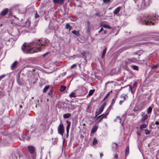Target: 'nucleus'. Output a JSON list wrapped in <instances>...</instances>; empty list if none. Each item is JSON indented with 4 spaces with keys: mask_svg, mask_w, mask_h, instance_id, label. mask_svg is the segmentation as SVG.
Instances as JSON below:
<instances>
[{
    "mask_svg": "<svg viewBox=\"0 0 159 159\" xmlns=\"http://www.w3.org/2000/svg\"><path fill=\"white\" fill-rule=\"evenodd\" d=\"M124 102V100H122L120 101L119 102V104L120 105H121L122 104V103L123 102Z\"/></svg>",
    "mask_w": 159,
    "mask_h": 159,
    "instance_id": "45",
    "label": "nucleus"
},
{
    "mask_svg": "<svg viewBox=\"0 0 159 159\" xmlns=\"http://www.w3.org/2000/svg\"><path fill=\"white\" fill-rule=\"evenodd\" d=\"M5 75H2L0 76V77L1 79H2L5 76Z\"/></svg>",
    "mask_w": 159,
    "mask_h": 159,
    "instance_id": "49",
    "label": "nucleus"
},
{
    "mask_svg": "<svg viewBox=\"0 0 159 159\" xmlns=\"http://www.w3.org/2000/svg\"><path fill=\"white\" fill-rule=\"evenodd\" d=\"M115 99L114 98H113L112 99V102H111V105H113L115 102Z\"/></svg>",
    "mask_w": 159,
    "mask_h": 159,
    "instance_id": "43",
    "label": "nucleus"
},
{
    "mask_svg": "<svg viewBox=\"0 0 159 159\" xmlns=\"http://www.w3.org/2000/svg\"><path fill=\"white\" fill-rule=\"evenodd\" d=\"M20 136H21V139L19 137V139L20 140H25V139L27 140H29L30 139V137L29 135L28 132H26L25 134H23L22 133H21L20 134Z\"/></svg>",
    "mask_w": 159,
    "mask_h": 159,
    "instance_id": "5",
    "label": "nucleus"
},
{
    "mask_svg": "<svg viewBox=\"0 0 159 159\" xmlns=\"http://www.w3.org/2000/svg\"><path fill=\"white\" fill-rule=\"evenodd\" d=\"M69 136V133H67V132L66 134V138H68Z\"/></svg>",
    "mask_w": 159,
    "mask_h": 159,
    "instance_id": "52",
    "label": "nucleus"
},
{
    "mask_svg": "<svg viewBox=\"0 0 159 159\" xmlns=\"http://www.w3.org/2000/svg\"><path fill=\"white\" fill-rule=\"evenodd\" d=\"M148 116L147 115L143 113L142 114V116L141 120L143 122L144 121L148 118Z\"/></svg>",
    "mask_w": 159,
    "mask_h": 159,
    "instance_id": "14",
    "label": "nucleus"
},
{
    "mask_svg": "<svg viewBox=\"0 0 159 159\" xmlns=\"http://www.w3.org/2000/svg\"><path fill=\"white\" fill-rule=\"evenodd\" d=\"M106 103L105 102L99 108V110L98 111V114H100L103 111L104 108L106 105Z\"/></svg>",
    "mask_w": 159,
    "mask_h": 159,
    "instance_id": "10",
    "label": "nucleus"
},
{
    "mask_svg": "<svg viewBox=\"0 0 159 159\" xmlns=\"http://www.w3.org/2000/svg\"><path fill=\"white\" fill-rule=\"evenodd\" d=\"M102 27L104 28H107L108 29H111V26L106 24L103 25L102 26Z\"/></svg>",
    "mask_w": 159,
    "mask_h": 159,
    "instance_id": "29",
    "label": "nucleus"
},
{
    "mask_svg": "<svg viewBox=\"0 0 159 159\" xmlns=\"http://www.w3.org/2000/svg\"><path fill=\"white\" fill-rule=\"evenodd\" d=\"M134 1H135V0H134Z\"/></svg>",
    "mask_w": 159,
    "mask_h": 159,
    "instance_id": "64",
    "label": "nucleus"
},
{
    "mask_svg": "<svg viewBox=\"0 0 159 159\" xmlns=\"http://www.w3.org/2000/svg\"><path fill=\"white\" fill-rule=\"evenodd\" d=\"M53 1L55 3L61 5L63 3L64 0H53Z\"/></svg>",
    "mask_w": 159,
    "mask_h": 159,
    "instance_id": "12",
    "label": "nucleus"
},
{
    "mask_svg": "<svg viewBox=\"0 0 159 159\" xmlns=\"http://www.w3.org/2000/svg\"><path fill=\"white\" fill-rule=\"evenodd\" d=\"M57 131L58 133L63 137L64 133V127L63 125L61 123H60L59 125L57 128Z\"/></svg>",
    "mask_w": 159,
    "mask_h": 159,
    "instance_id": "6",
    "label": "nucleus"
},
{
    "mask_svg": "<svg viewBox=\"0 0 159 159\" xmlns=\"http://www.w3.org/2000/svg\"><path fill=\"white\" fill-rule=\"evenodd\" d=\"M98 128V126L96 125H94L92 129L91 133H95L97 130Z\"/></svg>",
    "mask_w": 159,
    "mask_h": 159,
    "instance_id": "15",
    "label": "nucleus"
},
{
    "mask_svg": "<svg viewBox=\"0 0 159 159\" xmlns=\"http://www.w3.org/2000/svg\"><path fill=\"white\" fill-rule=\"evenodd\" d=\"M66 87L63 85H61L60 87V90L61 92L64 91L66 89Z\"/></svg>",
    "mask_w": 159,
    "mask_h": 159,
    "instance_id": "25",
    "label": "nucleus"
},
{
    "mask_svg": "<svg viewBox=\"0 0 159 159\" xmlns=\"http://www.w3.org/2000/svg\"><path fill=\"white\" fill-rule=\"evenodd\" d=\"M8 11V9L7 8H5L1 12V15L2 16H4L7 13Z\"/></svg>",
    "mask_w": 159,
    "mask_h": 159,
    "instance_id": "13",
    "label": "nucleus"
},
{
    "mask_svg": "<svg viewBox=\"0 0 159 159\" xmlns=\"http://www.w3.org/2000/svg\"><path fill=\"white\" fill-rule=\"evenodd\" d=\"M131 67L134 70H139V67L138 66L135 65H132Z\"/></svg>",
    "mask_w": 159,
    "mask_h": 159,
    "instance_id": "24",
    "label": "nucleus"
},
{
    "mask_svg": "<svg viewBox=\"0 0 159 159\" xmlns=\"http://www.w3.org/2000/svg\"><path fill=\"white\" fill-rule=\"evenodd\" d=\"M48 45L47 39H37L33 41L29 45H23L21 49L25 53H32L40 51L41 49H45V47Z\"/></svg>",
    "mask_w": 159,
    "mask_h": 159,
    "instance_id": "1",
    "label": "nucleus"
},
{
    "mask_svg": "<svg viewBox=\"0 0 159 159\" xmlns=\"http://www.w3.org/2000/svg\"><path fill=\"white\" fill-rule=\"evenodd\" d=\"M145 134L146 135L148 134H149L151 132V131L148 130V129H145Z\"/></svg>",
    "mask_w": 159,
    "mask_h": 159,
    "instance_id": "36",
    "label": "nucleus"
},
{
    "mask_svg": "<svg viewBox=\"0 0 159 159\" xmlns=\"http://www.w3.org/2000/svg\"><path fill=\"white\" fill-rule=\"evenodd\" d=\"M137 61H138L137 59L135 58H131L127 59L125 61V70H127L128 69V68L127 67V65L132 63H135Z\"/></svg>",
    "mask_w": 159,
    "mask_h": 159,
    "instance_id": "3",
    "label": "nucleus"
},
{
    "mask_svg": "<svg viewBox=\"0 0 159 159\" xmlns=\"http://www.w3.org/2000/svg\"><path fill=\"white\" fill-rule=\"evenodd\" d=\"M103 29L102 28H101L100 30L98 31V33H100L103 30Z\"/></svg>",
    "mask_w": 159,
    "mask_h": 159,
    "instance_id": "48",
    "label": "nucleus"
},
{
    "mask_svg": "<svg viewBox=\"0 0 159 159\" xmlns=\"http://www.w3.org/2000/svg\"><path fill=\"white\" fill-rule=\"evenodd\" d=\"M152 110V108L151 107H148V110L147 111L148 113L150 114Z\"/></svg>",
    "mask_w": 159,
    "mask_h": 159,
    "instance_id": "33",
    "label": "nucleus"
},
{
    "mask_svg": "<svg viewBox=\"0 0 159 159\" xmlns=\"http://www.w3.org/2000/svg\"><path fill=\"white\" fill-rule=\"evenodd\" d=\"M97 117V115H95V118H96Z\"/></svg>",
    "mask_w": 159,
    "mask_h": 159,
    "instance_id": "60",
    "label": "nucleus"
},
{
    "mask_svg": "<svg viewBox=\"0 0 159 159\" xmlns=\"http://www.w3.org/2000/svg\"><path fill=\"white\" fill-rule=\"evenodd\" d=\"M85 54L86 52H83L81 53L80 55V56L81 57H83L85 58L86 57L85 56Z\"/></svg>",
    "mask_w": 159,
    "mask_h": 159,
    "instance_id": "30",
    "label": "nucleus"
},
{
    "mask_svg": "<svg viewBox=\"0 0 159 159\" xmlns=\"http://www.w3.org/2000/svg\"><path fill=\"white\" fill-rule=\"evenodd\" d=\"M106 51H107L106 48H105V49H104V50L103 51V52H102V58H103L104 57L105 54L106 52Z\"/></svg>",
    "mask_w": 159,
    "mask_h": 159,
    "instance_id": "28",
    "label": "nucleus"
},
{
    "mask_svg": "<svg viewBox=\"0 0 159 159\" xmlns=\"http://www.w3.org/2000/svg\"><path fill=\"white\" fill-rule=\"evenodd\" d=\"M89 155H90V157H91V156H92V155H91L90 154Z\"/></svg>",
    "mask_w": 159,
    "mask_h": 159,
    "instance_id": "61",
    "label": "nucleus"
},
{
    "mask_svg": "<svg viewBox=\"0 0 159 159\" xmlns=\"http://www.w3.org/2000/svg\"><path fill=\"white\" fill-rule=\"evenodd\" d=\"M114 121L116 122H119L121 123V120L119 116H117L116 119H115Z\"/></svg>",
    "mask_w": 159,
    "mask_h": 159,
    "instance_id": "20",
    "label": "nucleus"
},
{
    "mask_svg": "<svg viewBox=\"0 0 159 159\" xmlns=\"http://www.w3.org/2000/svg\"><path fill=\"white\" fill-rule=\"evenodd\" d=\"M114 158L116 159H117L118 158V155L117 154H116L115 156H114Z\"/></svg>",
    "mask_w": 159,
    "mask_h": 159,
    "instance_id": "47",
    "label": "nucleus"
},
{
    "mask_svg": "<svg viewBox=\"0 0 159 159\" xmlns=\"http://www.w3.org/2000/svg\"><path fill=\"white\" fill-rule=\"evenodd\" d=\"M66 122L67 124V126L66 127H68L70 128V122L68 121H67Z\"/></svg>",
    "mask_w": 159,
    "mask_h": 159,
    "instance_id": "39",
    "label": "nucleus"
},
{
    "mask_svg": "<svg viewBox=\"0 0 159 159\" xmlns=\"http://www.w3.org/2000/svg\"><path fill=\"white\" fill-rule=\"evenodd\" d=\"M78 107V106L76 105H73L71 104V107H68V109H70L71 110H73L76 108Z\"/></svg>",
    "mask_w": 159,
    "mask_h": 159,
    "instance_id": "16",
    "label": "nucleus"
},
{
    "mask_svg": "<svg viewBox=\"0 0 159 159\" xmlns=\"http://www.w3.org/2000/svg\"><path fill=\"white\" fill-rule=\"evenodd\" d=\"M111 147L113 150L114 151L117 150V148H118L117 144L115 143H112Z\"/></svg>",
    "mask_w": 159,
    "mask_h": 159,
    "instance_id": "11",
    "label": "nucleus"
},
{
    "mask_svg": "<svg viewBox=\"0 0 159 159\" xmlns=\"http://www.w3.org/2000/svg\"><path fill=\"white\" fill-rule=\"evenodd\" d=\"M77 66V65L75 64H73V65H72L71 67H70V68L71 69H73V68H74L75 67H76Z\"/></svg>",
    "mask_w": 159,
    "mask_h": 159,
    "instance_id": "42",
    "label": "nucleus"
},
{
    "mask_svg": "<svg viewBox=\"0 0 159 159\" xmlns=\"http://www.w3.org/2000/svg\"><path fill=\"white\" fill-rule=\"evenodd\" d=\"M26 23L27 24L28 23V25H27V26H30V23L29 22V21H26Z\"/></svg>",
    "mask_w": 159,
    "mask_h": 159,
    "instance_id": "54",
    "label": "nucleus"
},
{
    "mask_svg": "<svg viewBox=\"0 0 159 159\" xmlns=\"http://www.w3.org/2000/svg\"><path fill=\"white\" fill-rule=\"evenodd\" d=\"M137 6H138V7H139V5H137Z\"/></svg>",
    "mask_w": 159,
    "mask_h": 159,
    "instance_id": "62",
    "label": "nucleus"
},
{
    "mask_svg": "<svg viewBox=\"0 0 159 159\" xmlns=\"http://www.w3.org/2000/svg\"><path fill=\"white\" fill-rule=\"evenodd\" d=\"M156 18L155 16L154 15H146L141 19V22L143 24L146 25H153L154 24L153 21Z\"/></svg>",
    "mask_w": 159,
    "mask_h": 159,
    "instance_id": "2",
    "label": "nucleus"
},
{
    "mask_svg": "<svg viewBox=\"0 0 159 159\" xmlns=\"http://www.w3.org/2000/svg\"><path fill=\"white\" fill-rule=\"evenodd\" d=\"M109 95V93H108L107 94V95H106V96L103 98V100L104 101L106 99H107Z\"/></svg>",
    "mask_w": 159,
    "mask_h": 159,
    "instance_id": "37",
    "label": "nucleus"
},
{
    "mask_svg": "<svg viewBox=\"0 0 159 159\" xmlns=\"http://www.w3.org/2000/svg\"><path fill=\"white\" fill-rule=\"evenodd\" d=\"M110 1V0H103V2L105 3H108Z\"/></svg>",
    "mask_w": 159,
    "mask_h": 159,
    "instance_id": "41",
    "label": "nucleus"
},
{
    "mask_svg": "<svg viewBox=\"0 0 159 159\" xmlns=\"http://www.w3.org/2000/svg\"><path fill=\"white\" fill-rule=\"evenodd\" d=\"M155 124L156 125H159V122L158 121H155Z\"/></svg>",
    "mask_w": 159,
    "mask_h": 159,
    "instance_id": "50",
    "label": "nucleus"
},
{
    "mask_svg": "<svg viewBox=\"0 0 159 159\" xmlns=\"http://www.w3.org/2000/svg\"><path fill=\"white\" fill-rule=\"evenodd\" d=\"M20 108H22V105H20Z\"/></svg>",
    "mask_w": 159,
    "mask_h": 159,
    "instance_id": "59",
    "label": "nucleus"
},
{
    "mask_svg": "<svg viewBox=\"0 0 159 159\" xmlns=\"http://www.w3.org/2000/svg\"><path fill=\"white\" fill-rule=\"evenodd\" d=\"M71 27L69 23H66V29H69L70 30L71 29Z\"/></svg>",
    "mask_w": 159,
    "mask_h": 159,
    "instance_id": "22",
    "label": "nucleus"
},
{
    "mask_svg": "<svg viewBox=\"0 0 159 159\" xmlns=\"http://www.w3.org/2000/svg\"><path fill=\"white\" fill-rule=\"evenodd\" d=\"M17 63V61H14V63L12 64L11 66V68L12 70H13L16 68Z\"/></svg>",
    "mask_w": 159,
    "mask_h": 159,
    "instance_id": "18",
    "label": "nucleus"
},
{
    "mask_svg": "<svg viewBox=\"0 0 159 159\" xmlns=\"http://www.w3.org/2000/svg\"><path fill=\"white\" fill-rule=\"evenodd\" d=\"M109 112H106V113L104 114H103L99 116L97 119V120H98L99 119L98 121H99L102 120L103 118H107V116L108 115Z\"/></svg>",
    "mask_w": 159,
    "mask_h": 159,
    "instance_id": "8",
    "label": "nucleus"
},
{
    "mask_svg": "<svg viewBox=\"0 0 159 159\" xmlns=\"http://www.w3.org/2000/svg\"><path fill=\"white\" fill-rule=\"evenodd\" d=\"M159 66V65L158 64H155V65H153L152 67V69L156 68H157V67H158Z\"/></svg>",
    "mask_w": 159,
    "mask_h": 159,
    "instance_id": "35",
    "label": "nucleus"
},
{
    "mask_svg": "<svg viewBox=\"0 0 159 159\" xmlns=\"http://www.w3.org/2000/svg\"><path fill=\"white\" fill-rule=\"evenodd\" d=\"M104 33L105 34H106L107 33V31H106L104 30Z\"/></svg>",
    "mask_w": 159,
    "mask_h": 159,
    "instance_id": "56",
    "label": "nucleus"
},
{
    "mask_svg": "<svg viewBox=\"0 0 159 159\" xmlns=\"http://www.w3.org/2000/svg\"><path fill=\"white\" fill-rule=\"evenodd\" d=\"M35 71V69H33L32 70V71H33V72H34Z\"/></svg>",
    "mask_w": 159,
    "mask_h": 159,
    "instance_id": "57",
    "label": "nucleus"
},
{
    "mask_svg": "<svg viewBox=\"0 0 159 159\" xmlns=\"http://www.w3.org/2000/svg\"><path fill=\"white\" fill-rule=\"evenodd\" d=\"M137 134L139 136L140 135V134L138 132H137Z\"/></svg>",
    "mask_w": 159,
    "mask_h": 159,
    "instance_id": "58",
    "label": "nucleus"
},
{
    "mask_svg": "<svg viewBox=\"0 0 159 159\" xmlns=\"http://www.w3.org/2000/svg\"><path fill=\"white\" fill-rule=\"evenodd\" d=\"M103 156V154H102V153H100V158H101Z\"/></svg>",
    "mask_w": 159,
    "mask_h": 159,
    "instance_id": "51",
    "label": "nucleus"
},
{
    "mask_svg": "<svg viewBox=\"0 0 159 159\" xmlns=\"http://www.w3.org/2000/svg\"><path fill=\"white\" fill-rule=\"evenodd\" d=\"M69 129H70V128L68 127H66V132H67V133H69Z\"/></svg>",
    "mask_w": 159,
    "mask_h": 159,
    "instance_id": "44",
    "label": "nucleus"
},
{
    "mask_svg": "<svg viewBox=\"0 0 159 159\" xmlns=\"http://www.w3.org/2000/svg\"><path fill=\"white\" fill-rule=\"evenodd\" d=\"M29 152L31 154H33L35 152V148L34 146L30 145L27 147Z\"/></svg>",
    "mask_w": 159,
    "mask_h": 159,
    "instance_id": "7",
    "label": "nucleus"
},
{
    "mask_svg": "<svg viewBox=\"0 0 159 159\" xmlns=\"http://www.w3.org/2000/svg\"><path fill=\"white\" fill-rule=\"evenodd\" d=\"M89 29H90V26L89 25L87 27V30L88 32H89Z\"/></svg>",
    "mask_w": 159,
    "mask_h": 159,
    "instance_id": "46",
    "label": "nucleus"
},
{
    "mask_svg": "<svg viewBox=\"0 0 159 159\" xmlns=\"http://www.w3.org/2000/svg\"><path fill=\"white\" fill-rule=\"evenodd\" d=\"M70 97H73L75 98L76 97V95H75V93H74V92H72L69 95Z\"/></svg>",
    "mask_w": 159,
    "mask_h": 159,
    "instance_id": "26",
    "label": "nucleus"
},
{
    "mask_svg": "<svg viewBox=\"0 0 159 159\" xmlns=\"http://www.w3.org/2000/svg\"><path fill=\"white\" fill-rule=\"evenodd\" d=\"M120 97L123 99L122 100H124V101L126 99V98L125 96L121 95Z\"/></svg>",
    "mask_w": 159,
    "mask_h": 159,
    "instance_id": "40",
    "label": "nucleus"
},
{
    "mask_svg": "<svg viewBox=\"0 0 159 159\" xmlns=\"http://www.w3.org/2000/svg\"><path fill=\"white\" fill-rule=\"evenodd\" d=\"M151 0H143L141 4V8L143 9L148 6L151 3Z\"/></svg>",
    "mask_w": 159,
    "mask_h": 159,
    "instance_id": "4",
    "label": "nucleus"
},
{
    "mask_svg": "<svg viewBox=\"0 0 159 159\" xmlns=\"http://www.w3.org/2000/svg\"><path fill=\"white\" fill-rule=\"evenodd\" d=\"M94 91L93 90H90L89 91L88 95L89 96H91L94 93Z\"/></svg>",
    "mask_w": 159,
    "mask_h": 159,
    "instance_id": "32",
    "label": "nucleus"
},
{
    "mask_svg": "<svg viewBox=\"0 0 159 159\" xmlns=\"http://www.w3.org/2000/svg\"><path fill=\"white\" fill-rule=\"evenodd\" d=\"M97 140L95 138H94L93 139V145H95L97 143Z\"/></svg>",
    "mask_w": 159,
    "mask_h": 159,
    "instance_id": "34",
    "label": "nucleus"
},
{
    "mask_svg": "<svg viewBox=\"0 0 159 159\" xmlns=\"http://www.w3.org/2000/svg\"><path fill=\"white\" fill-rule=\"evenodd\" d=\"M40 17L39 15L36 12L35 15V17L36 18H39Z\"/></svg>",
    "mask_w": 159,
    "mask_h": 159,
    "instance_id": "38",
    "label": "nucleus"
},
{
    "mask_svg": "<svg viewBox=\"0 0 159 159\" xmlns=\"http://www.w3.org/2000/svg\"><path fill=\"white\" fill-rule=\"evenodd\" d=\"M72 33L77 36H78L79 35V33L78 31L73 30L72 31Z\"/></svg>",
    "mask_w": 159,
    "mask_h": 159,
    "instance_id": "23",
    "label": "nucleus"
},
{
    "mask_svg": "<svg viewBox=\"0 0 159 159\" xmlns=\"http://www.w3.org/2000/svg\"><path fill=\"white\" fill-rule=\"evenodd\" d=\"M137 82H135L134 83L132 87L131 86H129V89L131 93H133L135 91V88L137 86Z\"/></svg>",
    "mask_w": 159,
    "mask_h": 159,
    "instance_id": "9",
    "label": "nucleus"
},
{
    "mask_svg": "<svg viewBox=\"0 0 159 159\" xmlns=\"http://www.w3.org/2000/svg\"><path fill=\"white\" fill-rule=\"evenodd\" d=\"M100 14V13L99 12H97L96 14V15L97 16H99Z\"/></svg>",
    "mask_w": 159,
    "mask_h": 159,
    "instance_id": "53",
    "label": "nucleus"
},
{
    "mask_svg": "<svg viewBox=\"0 0 159 159\" xmlns=\"http://www.w3.org/2000/svg\"><path fill=\"white\" fill-rule=\"evenodd\" d=\"M71 115V114L70 113H66L64 114L63 115V117L64 118H69Z\"/></svg>",
    "mask_w": 159,
    "mask_h": 159,
    "instance_id": "19",
    "label": "nucleus"
},
{
    "mask_svg": "<svg viewBox=\"0 0 159 159\" xmlns=\"http://www.w3.org/2000/svg\"><path fill=\"white\" fill-rule=\"evenodd\" d=\"M41 0H38V1H40Z\"/></svg>",
    "mask_w": 159,
    "mask_h": 159,
    "instance_id": "63",
    "label": "nucleus"
},
{
    "mask_svg": "<svg viewBox=\"0 0 159 159\" xmlns=\"http://www.w3.org/2000/svg\"><path fill=\"white\" fill-rule=\"evenodd\" d=\"M48 54V53H46L44 54L43 55V57H45L46 55H47V54Z\"/></svg>",
    "mask_w": 159,
    "mask_h": 159,
    "instance_id": "55",
    "label": "nucleus"
},
{
    "mask_svg": "<svg viewBox=\"0 0 159 159\" xmlns=\"http://www.w3.org/2000/svg\"><path fill=\"white\" fill-rule=\"evenodd\" d=\"M147 125L145 124H143L141 125L140 126V128L141 130H142L143 129L147 127Z\"/></svg>",
    "mask_w": 159,
    "mask_h": 159,
    "instance_id": "21",
    "label": "nucleus"
},
{
    "mask_svg": "<svg viewBox=\"0 0 159 159\" xmlns=\"http://www.w3.org/2000/svg\"><path fill=\"white\" fill-rule=\"evenodd\" d=\"M49 87V86H45L43 89V92L44 93H45L47 91V90L48 89Z\"/></svg>",
    "mask_w": 159,
    "mask_h": 159,
    "instance_id": "27",
    "label": "nucleus"
},
{
    "mask_svg": "<svg viewBox=\"0 0 159 159\" xmlns=\"http://www.w3.org/2000/svg\"><path fill=\"white\" fill-rule=\"evenodd\" d=\"M120 7H119L116 8L113 11V13L115 14H117L120 11Z\"/></svg>",
    "mask_w": 159,
    "mask_h": 159,
    "instance_id": "17",
    "label": "nucleus"
},
{
    "mask_svg": "<svg viewBox=\"0 0 159 159\" xmlns=\"http://www.w3.org/2000/svg\"><path fill=\"white\" fill-rule=\"evenodd\" d=\"M129 147H127V148L126 150V151H125V155L126 156H127L128 155V154L129 153Z\"/></svg>",
    "mask_w": 159,
    "mask_h": 159,
    "instance_id": "31",
    "label": "nucleus"
}]
</instances>
